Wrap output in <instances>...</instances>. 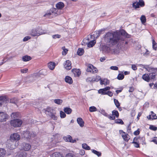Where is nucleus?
I'll use <instances>...</instances> for the list:
<instances>
[{"label":"nucleus","mask_w":157,"mask_h":157,"mask_svg":"<svg viewBox=\"0 0 157 157\" xmlns=\"http://www.w3.org/2000/svg\"><path fill=\"white\" fill-rule=\"evenodd\" d=\"M67 51H68L66 49H63V50L62 52V54L63 55H65L67 53Z\"/></svg>","instance_id":"64"},{"label":"nucleus","mask_w":157,"mask_h":157,"mask_svg":"<svg viewBox=\"0 0 157 157\" xmlns=\"http://www.w3.org/2000/svg\"><path fill=\"white\" fill-rule=\"evenodd\" d=\"M152 47L155 50H157V44L154 40H152Z\"/></svg>","instance_id":"43"},{"label":"nucleus","mask_w":157,"mask_h":157,"mask_svg":"<svg viewBox=\"0 0 157 157\" xmlns=\"http://www.w3.org/2000/svg\"><path fill=\"white\" fill-rule=\"evenodd\" d=\"M63 100L61 99H58L54 100V102L58 105H61L63 102Z\"/></svg>","instance_id":"39"},{"label":"nucleus","mask_w":157,"mask_h":157,"mask_svg":"<svg viewBox=\"0 0 157 157\" xmlns=\"http://www.w3.org/2000/svg\"><path fill=\"white\" fill-rule=\"evenodd\" d=\"M115 123L117 124H124L123 121L121 119H118L115 120Z\"/></svg>","instance_id":"44"},{"label":"nucleus","mask_w":157,"mask_h":157,"mask_svg":"<svg viewBox=\"0 0 157 157\" xmlns=\"http://www.w3.org/2000/svg\"><path fill=\"white\" fill-rule=\"evenodd\" d=\"M18 100L16 98H14L11 99L10 100V103L16 104Z\"/></svg>","instance_id":"37"},{"label":"nucleus","mask_w":157,"mask_h":157,"mask_svg":"<svg viewBox=\"0 0 157 157\" xmlns=\"http://www.w3.org/2000/svg\"><path fill=\"white\" fill-rule=\"evenodd\" d=\"M109 83V81L106 78L103 79H101L100 80V84L104 85H108Z\"/></svg>","instance_id":"21"},{"label":"nucleus","mask_w":157,"mask_h":157,"mask_svg":"<svg viewBox=\"0 0 157 157\" xmlns=\"http://www.w3.org/2000/svg\"><path fill=\"white\" fill-rule=\"evenodd\" d=\"M145 138L144 137H139V143L142 144H145Z\"/></svg>","instance_id":"38"},{"label":"nucleus","mask_w":157,"mask_h":157,"mask_svg":"<svg viewBox=\"0 0 157 157\" xmlns=\"http://www.w3.org/2000/svg\"><path fill=\"white\" fill-rule=\"evenodd\" d=\"M98 70L97 68L93 66L92 68V73L93 74L97 72Z\"/></svg>","instance_id":"56"},{"label":"nucleus","mask_w":157,"mask_h":157,"mask_svg":"<svg viewBox=\"0 0 157 157\" xmlns=\"http://www.w3.org/2000/svg\"><path fill=\"white\" fill-rule=\"evenodd\" d=\"M110 69L114 70H118V67L116 66H112L110 67Z\"/></svg>","instance_id":"60"},{"label":"nucleus","mask_w":157,"mask_h":157,"mask_svg":"<svg viewBox=\"0 0 157 157\" xmlns=\"http://www.w3.org/2000/svg\"><path fill=\"white\" fill-rule=\"evenodd\" d=\"M106 95H107L110 97H112L113 95V93L112 92L109 91V90H108L107 93H106Z\"/></svg>","instance_id":"59"},{"label":"nucleus","mask_w":157,"mask_h":157,"mask_svg":"<svg viewBox=\"0 0 157 157\" xmlns=\"http://www.w3.org/2000/svg\"><path fill=\"white\" fill-rule=\"evenodd\" d=\"M20 138V135L17 133L12 134L10 136V139L11 140H12L17 141L19 140Z\"/></svg>","instance_id":"9"},{"label":"nucleus","mask_w":157,"mask_h":157,"mask_svg":"<svg viewBox=\"0 0 157 157\" xmlns=\"http://www.w3.org/2000/svg\"><path fill=\"white\" fill-rule=\"evenodd\" d=\"M31 59V57L28 56H25L22 57V60L26 62Z\"/></svg>","instance_id":"32"},{"label":"nucleus","mask_w":157,"mask_h":157,"mask_svg":"<svg viewBox=\"0 0 157 157\" xmlns=\"http://www.w3.org/2000/svg\"><path fill=\"white\" fill-rule=\"evenodd\" d=\"M124 78V75L122 74H119L117 76V78L119 80L123 79Z\"/></svg>","instance_id":"47"},{"label":"nucleus","mask_w":157,"mask_h":157,"mask_svg":"<svg viewBox=\"0 0 157 157\" xmlns=\"http://www.w3.org/2000/svg\"><path fill=\"white\" fill-rule=\"evenodd\" d=\"M53 11L52 10V11H48L44 15V17H49L52 14V13H53Z\"/></svg>","instance_id":"33"},{"label":"nucleus","mask_w":157,"mask_h":157,"mask_svg":"<svg viewBox=\"0 0 157 157\" xmlns=\"http://www.w3.org/2000/svg\"><path fill=\"white\" fill-rule=\"evenodd\" d=\"M5 150L2 148H0V157H3L6 154Z\"/></svg>","instance_id":"31"},{"label":"nucleus","mask_w":157,"mask_h":157,"mask_svg":"<svg viewBox=\"0 0 157 157\" xmlns=\"http://www.w3.org/2000/svg\"><path fill=\"white\" fill-rule=\"evenodd\" d=\"M64 5L62 2H59L56 5V7L58 9H61L64 7Z\"/></svg>","instance_id":"22"},{"label":"nucleus","mask_w":157,"mask_h":157,"mask_svg":"<svg viewBox=\"0 0 157 157\" xmlns=\"http://www.w3.org/2000/svg\"><path fill=\"white\" fill-rule=\"evenodd\" d=\"M10 123L12 126L14 127H20L21 125L22 122L19 119H15L11 120Z\"/></svg>","instance_id":"6"},{"label":"nucleus","mask_w":157,"mask_h":157,"mask_svg":"<svg viewBox=\"0 0 157 157\" xmlns=\"http://www.w3.org/2000/svg\"><path fill=\"white\" fill-rule=\"evenodd\" d=\"M149 75L150 79L151 78V79H153L154 80H156V76L157 75L156 73H151L149 74Z\"/></svg>","instance_id":"27"},{"label":"nucleus","mask_w":157,"mask_h":157,"mask_svg":"<svg viewBox=\"0 0 157 157\" xmlns=\"http://www.w3.org/2000/svg\"><path fill=\"white\" fill-rule=\"evenodd\" d=\"M36 136V133L33 132L29 131H24L23 133V137L26 140H28L31 137H34Z\"/></svg>","instance_id":"4"},{"label":"nucleus","mask_w":157,"mask_h":157,"mask_svg":"<svg viewBox=\"0 0 157 157\" xmlns=\"http://www.w3.org/2000/svg\"><path fill=\"white\" fill-rule=\"evenodd\" d=\"M112 114L111 115L113 116H114L115 117H116L117 118H118L119 117V113L118 111L117 110H114L112 111Z\"/></svg>","instance_id":"30"},{"label":"nucleus","mask_w":157,"mask_h":157,"mask_svg":"<svg viewBox=\"0 0 157 157\" xmlns=\"http://www.w3.org/2000/svg\"><path fill=\"white\" fill-rule=\"evenodd\" d=\"M142 78L145 81L149 82L150 81V77L148 74H144L142 76Z\"/></svg>","instance_id":"16"},{"label":"nucleus","mask_w":157,"mask_h":157,"mask_svg":"<svg viewBox=\"0 0 157 157\" xmlns=\"http://www.w3.org/2000/svg\"><path fill=\"white\" fill-rule=\"evenodd\" d=\"M7 101V98L5 97H0V106H1L4 104L6 103Z\"/></svg>","instance_id":"14"},{"label":"nucleus","mask_w":157,"mask_h":157,"mask_svg":"<svg viewBox=\"0 0 157 157\" xmlns=\"http://www.w3.org/2000/svg\"><path fill=\"white\" fill-rule=\"evenodd\" d=\"M71 71L75 75H77L78 76H79L81 74V72L79 69H73Z\"/></svg>","instance_id":"17"},{"label":"nucleus","mask_w":157,"mask_h":157,"mask_svg":"<svg viewBox=\"0 0 157 157\" xmlns=\"http://www.w3.org/2000/svg\"><path fill=\"white\" fill-rule=\"evenodd\" d=\"M8 118V115L6 113L3 112H0V121H5Z\"/></svg>","instance_id":"8"},{"label":"nucleus","mask_w":157,"mask_h":157,"mask_svg":"<svg viewBox=\"0 0 157 157\" xmlns=\"http://www.w3.org/2000/svg\"><path fill=\"white\" fill-rule=\"evenodd\" d=\"M144 6V3L143 0H139V2H134L133 3L132 6L135 8H138L140 7V6L143 7Z\"/></svg>","instance_id":"7"},{"label":"nucleus","mask_w":157,"mask_h":157,"mask_svg":"<svg viewBox=\"0 0 157 157\" xmlns=\"http://www.w3.org/2000/svg\"><path fill=\"white\" fill-rule=\"evenodd\" d=\"M96 41L95 40H92L86 43V44H87V46L88 47L91 48L93 47Z\"/></svg>","instance_id":"28"},{"label":"nucleus","mask_w":157,"mask_h":157,"mask_svg":"<svg viewBox=\"0 0 157 157\" xmlns=\"http://www.w3.org/2000/svg\"><path fill=\"white\" fill-rule=\"evenodd\" d=\"M65 81L67 83H68L69 84H71L73 82L72 78L69 76H66Z\"/></svg>","instance_id":"20"},{"label":"nucleus","mask_w":157,"mask_h":157,"mask_svg":"<svg viewBox=\"0 0 157 157\" xmlns=\"http://www.w3.org/2000/svg\"><path fill=\"white\" fill-rule=\"evenodd\" d=\"M60 37L61 36L59 34H56L52 36V37L54 39H56V38H60Z\"/></svg>","instance_id":"57"},{"label":"nucleus","mask_w":157,"mask_h":157,"mask_svg":"<svg viewBox=\"0 0 157 157\" xmlns=\"http://www.w3.org/2000/svg\"><path fill=\"white\" fill-rule=\"evenodd\" d=\"M45 33L44 31L42 30L41 29H39L38 30L33 29L31 30V35L33 36H35L44 34Z\"/></svg>","instance_id":"5"},{"label":"nucleus","mask_w":157,"mask_h":157,"mask_svg":"<svg viewBox=\"0 0 157 157\" xmlns=\"http://www.w3.org/2000/svg\"><path fill=\"white\" fill-rule=\"evenodd\" d=\"M30 38H31V37L30 36H27L25 37L24 38V39H23V41H27L28 40H29L30 39Z\"/></svg>","instance_id":"61"},{"label":"nucleus","mask_w":157,"mask_h":157,"mask_svg":"<svg viewBox=\"0 0 157 157\" xmlns=\"http://www.w3.org/2000/svg\"><path fill=\"white\" fill-rule=\"evenodd\" d=\"M101 31H102L101 30L98 31L96 33V35H97V36L96 37V38H98V37H99L100 36V34H101ZM93 36V37L94 38H95V34H94L93 35H90V36H91V38H92V37Z\"/></svg>","instance_id":"36"},{"label":"nucleus","mask_w":157,"mask_h":157,"mask_svg":"<svg viewBox=\"0 0 157 157\" xmlns=\"http://www.w3.org/2000/svg\"><path fill=\"white\" fill-rule=\"evenodd\" d=\"M110 89V87L109 86H107L103 89H101L98 91V93L101 94L102 95H106V93L108 90H109Z\"/></svg>","instance_id":"11"},{"label":"nucleus","mask_w":157,"mask_h":157,"mask_svg":"<svg viewBox=\"0 0 157 157\" xmlns=\"http://www.w3.org/2000/svg\"><path fill=\"white\" fill-rule=\"evenodd\" d=\"M82 147L86 150H89L90 149V147L86 144L83 143L82 144Z\"/></svg>","instance_id":"41"},{"label":"nucleus","mask_w":157,"mask_h":157,"mask_svg":"<svg viewBox=\"0 0 157 157\" xmlns=\"http://www.w3.org/2000/svg\"><path fill=\"white\" fill-rule=\"evenodd\" d=\"M92 152L94 154L97 155L98 156H100L101 155V153L94 150H92Z\"/></svg>","instance_id":"45"},{"label":"nucleus","mask_w":157,"mask_h":157,"mask_svg":"<svg viewBox=\"0 0 157 157\" xmlns=\"http://www.w3.org/2000/svg\"><path fill=\"white\" fill-rule=\"evenodd\" d=\"M129 136L128 134H124V135H122V136L124 140L126 141H128L129 139V138L128 137Z\"/></svg>","instance_id":"34"},{"label":"nucleus","mask_w":157,"mask_h":157,"mask_svg":"<svg viewBox=\"0 0 157 157\" xmlns=\"http://www.w3.org/2000/svg\"><path fill=\"white\" fill-rule=\"evenodd\" d=\"M114 101L116 107H117V108H119V107L120 106V104L119 101H118V100L114 99Z\"/></svg>","instance_id":"48"},{"label":"nucleus","mask_w":157,"mask_h":157,"mask_svg":"<svg viewBox=\"0 0 157 157\" xmlns=\"http://www.w3.org/2000/svg\"><path fill=\"white\" fill-rule=\"evenodd\" d=\"M60 115L61 118H64L66 116L65 112L60 111Z\"/></svg>","instance_id":"49"},{"label":"nucleus","mask_w":157,"mask_h":157,"mask_svg":"<svg viewBox=\"0 0 157 157\" xmlns=\"http://www.w3.org/2000/svg\"><path fill=\"white\" fill-rule=\"evenodd\" d=\"M130 37V35L124 30L108 32L105 34L104 38V40L108 46H104L103 48L108 50L109 47H113L116 45L125 47V45L128 43L126 40V38H129Z\"/></svg>","instance_id":"1"},{"label":"nucleus","mask_w":157,"mask_h":157,"mask_svg":"<svg viewBox=\"0 0 157 157\" xmlns=\"http://www.w3.org/2000/svg\"><path fill=\"white\" fill-rule=\"evenodd\" d=\"M132 68L134 71L136 70L137 69V67L135 64L132 65Z\"/></svg>","instance_id":"63"},{"label":"nucleus","mask_w":157,"mask_h":157,"mask_svg":"<svg viewBox=\"0 0 157 157\" xmlns=\"http://www.w3.org/2000/svg\"><path fill=\"white\" fill-rule=\"evenodd\" d=\"M139 137H136L133 140L132 143H135V142H139Z\"/></svg>","instance_id":"54"},{"label":"nucleus","mask_w":157,"mask_h":157,"mask_svg":"<svg viewBox=\"0 0 157 157\" xmlns=\"http://www.w3.org/2000/svg\"><path fill=\"white\" fill-rule=\"evenodd\" d=\"M63 110L65 113L68 114H71L72 111V109L69 107L64 108Z\"/></svg>","instance_id":"25"},{"label":"nucleus","mask_w":157,"mask_h":157,"mask_svg":"<svg viewBox=\"0 0 157 157\" xmlns=\"http://www.w3.org/2000/svg\"><path fill=\"white\" fill-rule=\"evenodd\" d=\"M101 113L103 114V115L108 117L109 119L111 120H115V117L114 116H113L112 115H108L105 111V110L103 109H102L101 110L100 112Z\"/></svg>","instance_id":"12"},{"label":"nucleus","mask_w":157,"mask_h":157,"mask_svg":"<svg viewBox=\"0 0 157 157\" xmlns=\"http://www.w3.org/2000/svg\"><path fill=\"white\" fill-rule=\"evenodd\" d=\"M149 128L154 131H156L157 130V128L153 125H151L150 126Z\"/></svg>","instance_id":"52"},{"label":"nucleus","mask_w":157,"mask_h":157,"mask_svg":"<svg viewBox=\"0 0 157 157\" xmlns=\"http://www.w3.org/2000/svg\"><path fill=\"white\" fill-rule=\"evenodd\" d=\"M64 67L67 70H70L71 68V63L69 60H67L63 63Z\"/></svg>","instance_id":"13"},{"label":"nucleus","mask_w":157,"mask_h":157,"mask_svg":"<svg viewBox=\"0 0 157 157\" xmlns=\"http://www.w3.org/2000/svg\"><path fill=\"white\" fill-rule=\"evenodd\" d=\"M144 68L146 69L148 72H151V73H156V72L157 71L156 70L155 68L148 67H145Z\"/></svg>","instance_id":"19"},{"label":"nucleus","mask_w":157,"mask_h":157,"mask_svg":"<svg viewBox=\"0 0 157 157\" xmlns=\"http://www.w3.org/2000/svg\"><path fill=\"white\" fill-rule=\"evenodd\" d=\"M84 52V50L81 48H79L77 51V53L78 55L79 56H82Z\"/></svg>","instance_id":"35"},{"label":"nucleus","mask_w":157,"mask_h":157,"mask_svg":"<svg viewBox=\"0 0 157 157\" xmlns=\"http://www.w3.org/2000/svg\"><path fill=\"white\" fill-rule=\"evenodd\" d=\"M134 144V146L136 148L140 147L139 144V142H135V143H132Z\"/></svg>","instance_id":"62"},{"label":"nucleus","mask_w":157,"mask_h":157,"mask_svg":"<svg viewBox=\"0 0 157 157\" xmlns=\"http://www.w3.org/2000/svg\"><path fill=\"white\" fill-rule=\"evenodd\" d=\"M62 155L59 153L56 152L51 155V157H63Z\"/></svg>","instance_id":"29"},{"label":"nucleus","mask_w":157,"mask_h":157,"mask_svg":"<svg viewBox=\"0 0 157 157\" xmlns=\"http://www.w3.org/2000/svg\"><path fill=\"white\" fill-rule=\"evenodd\" d=\"M55 66V64L54 62H50L48 64V68L51 70H53Z\"/></svg>","instance_id":"24"},{"label":"nucleus","mask_w":157,"mask_h":157,"mask_svg":"<svg viewBox=\"0 0 157 157\" xmlns=\"http://www.w3.org/2000/svg\"><path fill=\"white\" fill-rule=\"evenodd\" d=\"M46 114L50 116L54 120L57 119V117L55 115V111L51 108H48L45 111Z\"/></svg>","instance_id":"2"},{"label":"nucleus","mask_w":157,"mask_h":157,"mask_svg":"<svg viewBox=\"0 0 157 157\" xmlns=\"http://www.w3.org/2000/svg\"><path fill=\"white\" fill-rule=\"evenodd\" d=\"M31 147V145L28 143H23L21 146V149L25 151H29Z\"/></svg>","instance_id":"10"},{"label":"nucleus","mask_w":157,"mask_h":157,"mask_svg":"<svg viewBox=\"0 0 157 157\" xmlns=\"http://www.w3.org/2000/svg\"><path fill=\"white\" fill-rule=\"evenodd\" d=\"M14 157H27V154L25 151H21L18 152Z\"/></svg>","instance_id":"15"},{"label":"nucleus","mask_w":157,"mask_h":157,"mask_svg":"<svg viewBox=\"0 0 157 157\" xmlns=\"http://www.w3.org/2000/svg\"><path fill=\"white\" fill-rule=\"evenodd\" d=\"M6 145L10 149H14L18 145V143L17 141L11 140L10 138L7 140Z\"/></svg>","instance_id":"3"},{"label":"nucleus","mask_w":157,"mask_h":157,"mask_svg":"<svg viewBox=\"0 0 157 157\" xmlns=\"http://www.w3.org/2000/svg\"><path fill=\"white\" fill-rule=\"evenodd\" d=\"M64 139L66 141L72 143L75 142L76 141L75 140H72V137L70 135L65 137Z\"/></svg>","instance_id":"18"},{"label":"nucleus","mask_w":157,"mask_h":157,"mask_svg":"<svg viewBox=\"0 0 157 157\" xmlns=\"http://www.w3.org/2000/svg\"><path fill=\"white\" fill-rule=\"evenodd\" d=\"M93 81L94 82H98L101 80V78L99 76H96L93 77Z\"/></svg>","instance_id":"42"},{"label":"nucleus","mask_w":157,"mask_h":157,"mask_svg":"<svg viewBox=\"0 0 157 157\" xmlns=\"http://www.w3.org/2000/svg\"><path fill=\"white\" fill-rule=\"evenodd\" d=\"M28 71V69L27 68H24L21 70V71L22 73H26Z\"/></svg>","instance_id":"55"},{"label":"nucleus","mask_w":157,"mask_h":157,"mask_svg":"<svg viewBox=\"0 0 157 157\" xmlns=\"http://www.w3.org/2000/svg\"><path fill=\"white\" fill-rule=\"evenodd\" d=\"M140 20L142 23H145L146 21V18L144 15H142L140 17Z\"/></svg>","instance_id":"51"},{"label":"nucleus","mask_w":157,"mask_h":157,"mask_svg":"<svg viewBox=\"0 0 157 157\" xmlns=\"http://www.w3.org/2000/svg\"><path fill=\"white\" fill-rule=\"evenodd\" d=\"M86 81L87 82H94L93 77H88Z\"/></svg>","instance_id":"50"},{"label":"nucleus","mask_w":157,"mask_h":157,"mask_svg":"<svg viewBox=\"0 0 157 157\" xmlns=\"http://www.w3.org/2000/svg\"><path fill=\"white\" fill-rule=\"evenodd\" d=\"M97 111V109L94 106H91L89 108V111L90 112H92L96 111Z\"/></svg>","instance_id":"46"},{"label":"nucleus","mask_w":157,"mask_h":157,"mask_svg":"<svg viewBox=\"0 0 157 157\" xmlns=\"http://www.w3.org/2000/svg\"><path fill=\"white\" fill-rule=\"evenodd\" d=\"M77 122L80 127H82L83 126L84 122L82 118H78L77 119Z\"/></svg>","instance_id":"23"},{"label":"nucleus","mask_w":157,"mask_h":157,"mask_svg":"<svg viewBox=\"0 0 157 157\" xmlns=\"http://www.w3.org/2000/svg\"><path fill=\"white\" fill-rule=\"evenodd\" d=\"M66 157H76V156L72 153H69L66 155Z\"/></svg>","instance_id":"53"},{"label":"nucleus","mask_w":157,"mask_h":157,"mask_svg":"<svg viewBox=\"0 0 157 157\" xmlns=\"http://www.w3.org/2000/svg\"><path fill=\"white\" fill-rule=\"evenodd\" d=\"M151 115L152 116L153 119H157V116H156V114L154 113L153 111H151Z\"/></svg>","instance_id":"58"},{"label":"nucleus","mask_w":157,"mask_h":157,"mask_svg":"<svg viewBox=\"0 0 157 157\" xmlns=\"http://www.w3.org/2000/svg\"><path fill=\"white\" fill-rule=\"evenodd\" d=\"M19 115V113L18 112H15L12 113L11 115V117L12 118L17 119L16 118L18 117Z\"/></svg>","instance_id":"26"},{"label":"nucleus","mask_w":157,"mask_h":157,"mask_svg":"<svg viewBox=\"0 0 157 157\" xmlns=\"http://www.w3.org/2000/svg\"><path fill=\"white\" fill-rule=\"evenodd\" d=\"M93 67V66L91 64H89L86 69L87 71L88 72H91Z\"/></svg>","instance_id":"40"}]
</instances>
